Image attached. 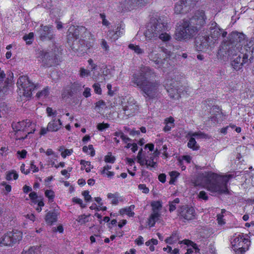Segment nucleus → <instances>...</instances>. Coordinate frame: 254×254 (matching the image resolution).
Returning <instances> with one entry per match:
<instances>
[{"instance_id": "47", "label": "nucleus", "mask_w": 254, "mask_h": 254, "mask_svg": "<svg viewBox=\"0 0 254 254\" xmlns=\"http://www.w3.org/2000/svg\"><path fill=\"white\" fill-rule=\"evenodd\" d=\"M93 88L94 92L98 94H101L102 90L100 87V85L99 83H96L93 84Z\"/></svg>"}, {"instance_id": "58", "label": "nucleus", "mask_w": 254, "mask_h": 254, "mask_svg": "<svg viewBox=\"0 0 254 254\" xmlns=\"http://www.w3.org/2000/svg\"><path fill=\"white\" fill-rule=\"evenodd\" d=\"M88 63L91 66V69L92 71L95 70L97 69V65L93 63V61L91 59L88 60Z\"/></svg>"}, {"instance_id": "42", "label": "nucleus", "mask_w": 254, "mask_h": 254, "mask_svg": "<svg viewBox=\"0 0 254 254\" xmlns=\"http://www.w3.org/2000/svg\"><path fill=\"white\" fill-rule=\"evenodd\" d=\"M115 160V157L112 155L111 152H108V154L105 157V161L106 163H113Z\"/></svg>"}, {"instance_id": "5", "label": "nucleus", "mask_w": 254, "mask_h": 254, "mask_svg": "<svg viewBox=\"0 0 254 254\" xmlns=\"http://www.w3.org/2000/svg\"><path fill=\"white\" fill-rule=\"evenodd\" d=\"M17 84L18 88L22 89L23 94L27 98H30L32 92L39 87V84H34L27 76H20L17 80Z\"/></svg>"}, {"instance_id": "50", "label": "nucleus", "mask_w": 254, "mask_h": 254, "mask_svg": "<svg viewBox=\"0 0 254 254\" xmlns=\"http://www.w3.org/2000/svg\"><path fill=\"white\" fill-rule=\"evenodd\" d=\"M138 189L141 190L142 192L144 193H148L149 192V190L148 188H147L144 184H140L138 186Z\"/></svg>"}, {"instance_id": "23", "label": "nucleus", "mask_w": 254, "mask_h": 254, "mask_svg": "<svg viewBox=\"0 0 254 254\" xmlns=\"http://www.w3.org/2000/svg\"><path fill=\"white\" fill-rule=\"evenodd\" d=\"M59 118L58 120H56L55 118L53 119L48 123V127L49 131H57L62 127V123L60 120L61 116H59Z\"/></svg>"}, {"instance_id": "8", "label": "nucleus", "mask_w": 254, "mask_h": 254, "mask_svg": "<svg viewBox=\"0 0 254 254\" xmlns=\"http://www.w3.org/2000/svg\"><path fill=\"white\" fill-rule=\"evenodd\" d=\"M22 238V233L18 230H14L5 234L0 239V245L11 246L19 242Z\"/></svg>"}, {"instance_id": "41", "label": "nucleus", "mask_w": 254, "mask_h": 254, "mask_svg": "<svg viewBox=\"0 0 254 254\" xmlns=\"http://www.w3.org/2000/svg\"><path fill=\"white\" fill-rule=\"evenodd\" d=\"M160 49V48H157L156 46L153 44L148 45V47L147 48L148 56H149L151 53H153L156 52L157 51V49Z\"/></svg>"}, {"instance_id": "20", "label": "nucleus", "mask_w": 254, "mask_h": 254, "mask_svg": "<svg viewBox=\"0 0 254 254\" xmlns=\"http://www.w3.org/2000/svg\"><path fill=\"white\" fill-rule=\"evenodd\" d=\"M161 49L164 50V49H162V48H161ZM163 52L167 54L166 57L164 58L163 60L161 59L160 56L158 54V51H156L153 53H151L149 56H148L150 60L152 61L155 64L159 65V67H161L164 64V61H165L166 59L169 58L170 56L169 53H170V52L168 51L165 52L163 51Z\"/></svg>"}, {"instance_id": "37", "label": "nucleus", "mask_w": 254, "mask_h": 254, "mask_svg": "<svg viewBox=\"0 0 254 254\" xmlns=\"http://www.w3.org/2000/svg\"><path fill=\"white\" fill-rule=\"evenodd\" d=\"M180 243L184 244L188 246H191L193 249L195 250L196 252H198L199 251V249L197 248V245L189 240H184L180 242Z\"/></svg>"}, {"instance_id": "18", "label": "nucleus", "mask_w": 254, "mask_h": 254, "mask_svg": "<svg viewBox=\"0 0 254 254\" xmlns=\"http://www.w3.org/2000/svg\"><path fill=\"white\" fill-rule=\"evenodd\" d=\"M86 28L83 26H71L67 31L68 33V39L70 38H73L75 39H77L79 38V35L81 33L85 32Z\"/></svg>"}, {"instance_id": "36", "label": "nucleus", "mask_w": 254, "mask_h": 254, "mask_svg": "<svg viewBox=\"0 0 254 254\" xmlns=\"http://www.w3.org/2000/svg\"><path fill=\"white\" fill-rule=\"evenodd\" d=\"M39 251V247H31L27 250L24 249L22 254H37Z\"/></svg>"}, {"instance_id": "44", "label": "nucleus", "mask_w": 254, "mask_h": 254, "mask_svg": "<svg viewBox=\"0 0 254 254\" xmlns=\"http://www.w3.org/2000/svg\"><path fill=\"white\" fill-rule=\"evenodd\" d=\"M77 221L81 224H85L88 221V216L84 214L79 215Z\"/></svg>"}, {"instance_id": "63", "label": "nucleus", "mask_w": 254, "mask_h": 254, "mask_svg": "<svg viewBox=\"0 0 254 254\" xmlns=\"http://www.w3.org/2000/svg\"><path fill=\"white\" fill-rule=\"evenodd\" d=\"M29 196V197L30 198V199L31 200H33V201H34V200L36 201V199L38 198V196H37L36 192H35L34 191H32V192H30Z\"/></svg>"}, {"instance_id": "49", "label": "nucleus", "mask_w": 254, "mask_h": 254, "mask_svg": "<svg viewBox=\"0 0 254 254\" xmlns=\"http://www.w3.org/2000/svg\"><path fill=\"white\" fill-rule=\"evenodd\" d=\"M80 71V75L81 77L88 76V75H90V73L89 70H88L87 69H85L83 68H81Z\"/></svg>"}, {"instance_id": "35", "label": "nucleus", "mask_w": 254, "mask_h": 254, "mask_svg": "<svg viewBox=\"0 0 254 254\" xmlns=\"http://www.w3.org/2000/svg\"><path fill=\"white\" fill-rule=\"evenodd\" d=\"M24 123L26 124V125L25 126V132H27V134H30V133H33L34 131H35V129H32V130H29V128L30 127H31V128H32V126H34V124L32 123V122L29 120H28V119H26V120H23Z\"/></svg>"}, {"instance_id": "14", "label": "nucleus", "mask_w": 254, "mask_h": 254, "mask_svg": "<svg viewBox=\"0 0 254 254\" xmlns=\"http://www.w3.org/2000/svg\"><path fill=\"white\" fill-rule=\"evenodd\" d=\"M181 217L187 220H192L194 218V209L192 207L182 206L179 210Z\"/></svg>"}, {"instance_id": "62", "label": "nucleus", "mask_w": 254, "mask_h": 254, "mask_svg": "<svg viewBox=\"0 0 254 254\" xmlns=\"http://www.w3.org/2000/svg\"><path fill=\"white\" fill-rule=\"evenodd\" d=\"M166 176L165 174H160L158 176V180L162 183L166 182Z\"/></svg>"}, {"instance_id": "31", "label": "nucleus", "mask_w": 254, "mask_h": 254, "mask_svg": "<svg viewBox=\"0 0 254 254\" xmlns=\"http://www.w3.org/2000/svg\"><path fill=\"white\" fill-rule=\"evenodd\" d=\"M154 156L152 155L148 159L145 158V165L147 167H150L151 168H155L157 167V163L156 162L154 161Z\"/></svg>"}, {"instance_id": "61", "label": "nucleus", "mask_w": 254, "mask_h": 254, "mask_svg": "<svg viewBox=\"0 0 254 254\" xmlns=\"http://www.w3.org/2000/svg\"><path fill=\"white\" fill-rule=\"evenodd\" d=\"M101 46L103 49H104L106 51H108L109 50V47L107 45L106 41L105 40H102Z\"/></svg>"}, {"instance_id": "2", "label": "nucleus", "mask_w": 254, "mask_h": 254, "mask_svg": "<svg viewBox=\"0 0 254 254\" xmlns=\"http://www.w3.org/2000/svg\"><path fill=\"white\" fill-rule=\"evenodd\" d=\"M206 16L203 10L196 11L189 19H184L178 27L176 39L187 41L194 37L201 27L206 24Z\"/></svg>"}, {"instance_id": "21", "label": "nucleus", "mask_w": 254, "mask_h": 254, "mask_svg": "<svg viewBox=\"0 0 254 254\" xmlns=\"http://www.w3.org/2000/svg\"><path fill=\"white\" fill-rule=\"evenodd\" d=\"M147 1L148 0H126L124 2V5L125 8L130 10L133 9L137 6H143Z\"/></svg>"}, {"instance_id": "15", "label": "nucleus", "mask_w": 254, "mask_h": 254, "mask_svg": "<svg viewBox=\"0 0 254 254\" xmlns=\"http://www.w3.org/2000/svg\"><path fill=\"white\" fill-rule=\"evenodd\" d=\"M210 44V42L209 36H200L195 39V46L196 50L198 51H201L207 49Z\"/></svg>"}, {"instance_id": "1", "label": "nucleus", "mask_w": 254, "mask_h": 254, "mask_svg": "<svg viewBox=\"0 0 254 254\" xmlns=\"http://www.w3.org/2000/svg\"><path fill=\"white\" fill-rule=\"evenodd\" d=\"M156 76L153 70L148 66H142L139 73L133 74L130 83L134 87H138L147 99H153L159 95L160 83L153 80Z\"/></svg>"}, {"instance_id": "32", "label": "nucleus", "mask_w": 254, "mask_h": 254, "mask_svg": "<svg viewBox=\"0 0 254 254\" xmlns=\"http://www.w3.org/2000/svg\"><path fill=\"white\" fill-rule=\"evenodd\" d=\"M131 207H133V208H134V205H131V206H130L128 207H126V208H122V209H120V213L121 215H123L124 214H127L128 216H129L130 217H132L134 215V213L133 212L131 211Z\"/></svg>"}, {"instance_id": "6", "label": "nucleus", "mask_w": 254, "mask_h": 254, "mask_svg": "<svg viewBox=\"0 0 254 254\" xmlns=\"http://www.w3.org/2000/svg\"><path fill=\"white\" fill-rule=\"evenodd\" d=\"M239 48V46H236L230 42L224 41L220 47L218 53L223 57L224 60H226L231 57L237 56L240 52Z\"/></svg>"}, {"instance_id": "39", "label": "nucleus", "mask_w": 254, "mask_h": 254, "mask_svg": "<svg viewBox=\"0 0 254 254\" xmlns=\"http://www.w3.org/2000/svg\"><path fill=\"white\" fill-rule=\"evenodd\" d=\"M34 37V34L32 32L29 33L27 35H25L23 37V39L26 41V44L30 45L32 44Z\"/></svg>"}, {"instance_id": "48", "label": "nucleus", "mask_w": 254, "mask_h": 254, "mask_svg": "<svg viewBox=\"0 0 254 254\" xmlns=\"http://www.w3.org/2000/svg\"><path fill=\"white\" fill-rule=\"evenodd\" d=\"M72 201L79 204L81 208H85L86 207V204L83 203L82 200L80 198L73 197L72 198Z\"/></svg>"}, {"instance_id": "10", "label": "nucleus", "mask_w": 254, "mask_h": 254, "mask_svg": "<svg viewBox=\"0 0 254 254\" xmlns=\"http://www.w3.org/2000/svg\"><path fill=\"white\" fill-rule=\"evenodd\" d=\"M37 34L42 41H53L55 37V34L52 26L41 25L37 31Z\"/></svg>"}, {"instance_id": "59", "label": "nucleus", "mask_w": 254, "mask_h": 254, "mask_svg": "<svg viewBox=\"0 0 254 254\" xmlns=\"http://www.w3.org/2000/svg\"><path fill=\"white\" fill-rule=\"evenodd\" d=\"M83 95L86 98L90 97L91 96L90 89L88 87L85 88L84 91L83 93Z\"/></svg>"}, {"instance_id": "3", "label": "nucleus", "mask_w": 254, "mask_h": 254, "mask_svg": "<svg viewBox=\"0 0 254 254\" xmlns=\"http://www.w3.org/2000/svg\"><path fill=\"white\" fill-rule=\"evenodd\" d=\"M200 176L204 179L208 190L219 193H225L228 191L227 184L230 179L234 177L233 174L221 177L211 172H205Z\"/></svg>"}, {"instance_id": "57", "label": "nucleus", "mask_w": 254, "mask_h": 254, "mask_svg": "<svg viewBox=\"0 0 254 254\" xmlns=\"http://www.w3.org/2000/svg\"><path fill=\"white\" fill-rule=\"evenodd\" d=\"M106 106L105 103L103 100H100L96 103V108H103Z\"/></svg>"}, {"instance_id": "12", "label": "nucleus", "mask_w": 254, "mask_h": 254, "mask_svg": "<svg viewBox=\"0 0 254 254\" xmlns=\"http://www.w3.org/2000/svg\"><path fill=\"white\" fill-rule=\"evenodd\" d=\"M138 106L136 102L132 98L129 97L127 100V104L123 106L124 114L127 117L132 116L133 114L138 110Z\"/></svg>"}, {"instance_id": "33", "label": "nucleus", "mask_w": 254, "mask_h": 254, "mask_svg": "<svg viewBox=\"0 0 254 254\" xmlns=\"http://www.w3.org/2000/svg\"><path fill=\"white\" fill-rule=\"evenodd\" d=\"M153 212H159L161 209L162 205L161 201H153L151 203Z\"/></svg>"}, {"instance_id": "26", "label": "nucleus", "mask_w": 254, "mask_h": 254, "mask_svg": "<svg viewBox=\"0 0 254 254\" xmlns=\"http://www.w3.org/2000/svg\"><path fill=\"white\" fill-rule=\"evenodd\" d=\"M249 49H246V48H244L245 50H246V52L245 53H240L241 55H242L243 61H245L246 62H247L248 58L250 62L251 63L254 59V52H253V49L251 47H247Z\"/></svg>"}, {"instance_id": "13", "label": "nucleus", "mask_w": 254, "mask_h": 254, "mask_svg": "<svg viewBox=\"0 0 254 254\" xmlns=\"http://www.w3.org/2000/svg\"><path fill=\"white\" fill-rule=\"evenodd\" d=\"M81 90V86L79 83L74 82L63 91L62 95V97L64 99L73 97Z\"/></svg>"}, {"instance_id": "56", "label": "nucleus", "mask_w": 254, "mask_h": 254, "mask_svg": "<svg viewBox=\"0 0 254 254\" xmlns=\"http://www.w3.org/2000/svg\"><path fill=\"white\" fill-rule=\"evenodd\" d=\"M198 197L200 198H201L204 200H207L208 198V197L206 194V193L203 191H200L198 194Z\"/></svg>"}, {"instance_id": "16", "label": "nucleus", "mask_w": 254, "mask_h": 254, "mask_svg": "<svg viewBox=\"0 0 254 254\" xmlns=\"http://www.w3.org/2000/svg\"><path fill=\"white\" fill-rule=\"evenodd\" d=\"M245 40V35L242 33L238 32L237 31H233L231 32L228 36L227 42H230L232 44H234L236 46H239L240 47L242 43Z\"/></svg>"}, {"instance_id": "51", "label": "nucleus", "mask_w": 254, "mask_h": 254, "mask_svg": "<svg viewBox=\"0 0 254 254\" xmlns=\"http://www.w3.org/2000/svg\"><path fill=\"white\" fill-rule=\"evenodd\" d=\"M160 214L158 212H153L152 213L150 216V217L152 219H154L155 221H157L160 217Z\"/></svg>"}, {"instance_id": "53", "label": "nucleus", "mask_w": 254, "mask_h": 254, "mask_svg": "<svg viewBox=\"0 0 254 254\" xmlns=\"http://www.w3.org/2000/svg\"><path fill=\"white\" fill-rule=\"evenodd\" d=\"M223 217V215L222 214H218L217 215V220L218 221V223L220 225H223L225 223Z\"/></svg>"}, {"instance_id": "43", "label": "nucleus", "mask_w": 254, "mask_h": 254, "mask_svg": "<svg viewBox=\"0 0 254 254\" xmlns=\"http://www.w3.org/2000/svg\"><path fill=\"white\" fill-rule=\"evenodd\" d=\"M49 93V88L47 87L45 88L43 90L37 93L36 96L38 97H46L48 95Z\"/></svg>"}, {"instance_id": "9", "label": "nucleus", "mask_w": 254, "mask_h": 254, "mask_svg": "<svg viewBox=\"0 0 254 254\" xmlns=\"http://www.w3.org/2000/svg\"><path fill=\"white\" fill-rule=\"evenodd\" d=\"M53 47L51 51L45 52L43 55V63L47 67H51L59 63V50L56 46L53 45Z\"/></svg>"}, {"instance_id": "54", "label": "nucleus", "mask_w": 254, "mask_h": 254, "mask_svg": "<svg viewBox=\"0 0 254 254\" xmlns=\"http://www.w3.org/2000/svg\"><path fill=\"white\" fill-rule=\"evenodd\" d=\"M170 237L174 243H176L180 239L179 235L177 232L173 233Z\"/></svg>"}, {"instance_id": "25", "label": "nucleus", "mask_w": 254, "mask_h": 254, "mask_svg": "<svg viewBox=\"0 0 254 254\" xmlns=\"http://www.w3.org/2000/svg\"><path fill=\"white\" fill-rule=\"evenodd\" d=\"M246 63L245 61H243V57L240 54L236 59L231 61V65L235 70H239Z\"/></svg>"}, {"instance_id": "27", "label": "nucleus", "mask_w": 254, "mask_h": 254, "mask_svg": "<svg viewBox=\"0 0 254 254\" xmlns=\"http://www.w3.org/2000/svg\"><path fill=\"white\" fill-rule=\"evenodd\" d=\"M8 77L6 78V74L4 71L0 67V82L5 81V82L7 86L11 81L13 79V73L9 72Z\"/></svg>"}, {"instance_id": "29", "label": "nucleus", "mask_w": 254, "mask_h": 254, "mask_svg": "<svg viewBox=\"0 0 254 254\" xmlns=\"http://www.w3.org/2000/svg\"><path fill=\"white\" fill-rule=\"evenodd\" d=\"M166 125L164 127L163 130L165 131H169L171 128L174 127V119L172 117L166 118L165 120Z\"/></svg>"}, {"instance_id": "38", "label": "nucleus", "mask_w": 254, "mask_h": 254, "mask_svg": "<svg viewBox=\"0 0 254 254\" xmlns=\"http://www.w3.org/2000/svg\"><path fill=\"white\" fill-rule=\"evenodd\" d=\"M188 135L190 136L195 137L196 138H206L207 137V135L201 131L195 132L193 133H189Z\"/></svg>"}, {"instance_id": "22", "label": "nucleus", "mask_w": 254, "mask_h": 254, "mask_svg": "<svg viewBox=\"0 0 254 254\" xmlns=\"http://www.w3.org/2000/svg\"><path fill=\"white\" fill-rule=\"evenodd\" d=\"M124 26L122 24L118 26L116 31L110 30L107 33V36L112 40H117L124 33Z\"/></svg>"}, {"instance_id": "46", "label": "nucleus", "mask_w": 254, "mask_h": 254, "mask_svg": "<svg viewBox=\"0 0 254 254\" xmlns=\"http://www.w3.org/2000/svg\"><path fill=\"white\" fill-rule=\"evenodd\" d=\"M89 192L88 190H84L82 192V195L84 197V199L86 202L91 201L92 197L89 194Z\"/></svg>"}, {"instance_id": "28", "label": "nucleus", "mask_w": 254, "mask_h": 254, "mask_svg": "<svg viewBox=\"0 0 254 254\" xmlns=\"http://www.w3.org/2000/svg\"><path fill=\"white\" fill-rule=\"evenodd\" d=\"M222 31V29L220 28V27H216L214 29H211L209 34L212 39L216 40L220 37Z\"/></svg>"}, {"instance_id": "52", "label": "nucleus", "mask_w": 254, "mask_h": 254, "mask_svg": "<svg viewBox=\"0 0 254 254\" xmlns=\"http://www.w3.org/2000/svg\"><path fill=\"white\" fill-rule=\"evenodd\" d=\"M47 113L48 116H56L57 114V112L56 111H53V109L51 107H47L46 109Z\"/></svg>"}, {"instance_id": "24", "label": "nucleus", "mask_w": 254, "mask_h": 254, "mask_svg": "<svg viewBox=\"0 0 254 254\" xmlns=\"http://www.w3.org/2000/svg\"><path fill=\"white\" fill-rule=\"evenodd\" d=\"M58 213L54 211H49L45 215V220L46 223L52 225L58 220Z\"/></svg>"}, {"instance_id": "55", "label": "nucleus", "mask_w": 254, "mask_h": 254, "mask_svg": "<svg viewBox=\"0 0 254 254\" xmlns=\"http://www.w3.org/2000/svg\"><path fill=\"white\" fill-rule=\"evenodd\" d=\"M73 150L72 149H65L64 152H62L61 153V155L63 158H65L66 156H69L71 154Z\"/></svg>"}, {"instance_id": "34", "label": "nucleus", "mask_w": 254, "mask_h": 254, "mask_svg": "<svg viewBox=\"0 0 254 254\" xmlns=\"http://www.w3.org/2000/svg\"><path fill=\"white\" fill-rule=\"evenodd\" d=\"M128 48L134 52L137 55L142 54L144 53V50L140 48L138 45H134L133 44H129Z\"/></svg>"}, {"instance_id": "30", "label": "nucleus", "mask_w": 254, "mask_h": 254, "mask_svg": "<svg viewBox=\"0 0 254 254\" xmlns=\"http://www.w3.org/2000/svg\"><path fill=\"white\" fill-rule=\"evenodd\" d=\"M188 146L189 148L193 150H197L199 148V146L197 144L195 138L193 136H190L189 142H188Z\"/></svg>"}, {"instance_id": "64", "label": "nucleus", "mask_w": 254, "mask_h": 254, "mask_svg": "<svg viewBox=\"0 0 254 254\" xmlns=\"http://www.w3.org/2000/svg\"><path fill=\"white\" fill-rule=\"evenodd\" d=\"M53 230L54 232H56L57 231H59L60 233H63L64 231V228L62 225H59L57 228L54 227L53 228Z\"/></svg>"}, {"instance_id": "19", "label": "nucleus", "mask_w": 254, "mask_h": 254, "mask_svg": "<svg viewBox=\"0 0 254 254\" xmlns=\"http://www.w3.org/2000/svg\"><path fill=\"white\" fill-rule=\"evenodd\" d=\"M26 125V123L25 124L24 121L12 124V127L15 132V134L18 139L24 140L27 138V134H26L24 136H21L19 134L21 131L25 132Z\"/></svg>"}, {"instance_id": "60", "label": "nucleus", "mask_w": 254, "mask_h": 254, "mask_svg": "<svg viewBox=\"0 0 254 254\" xmlns=\"http://www.w3.org/2000/svg\"><path fill=\"white\" fill-rule=\"evenodd\" d=\"M17 154L20 155L21 158H25L26 156L27 151L25 150H22V151H18Z\"/></svg>"}, {"instance_id": "45", "label": "nucleus", "mask_w": 254, "mask_h": 254, "mask_svg": "<svg viewBox=\"0 0 254 254\" xmlns=\"http://www.w3.org/2000/svg\"><path fill=\"white\" fill-rule=\"evenodd\" d=\"M109 124H107V123H99L97 125V129L101 131H104V130H105L106 128H108V127H109Z\"/></svg>"}, {"instance_id": "17", "label": "nucleus", "mask_w": 254, "mask_h": 254, "mask_svg": "<svg viewBox=\"0 0 254 254\" xmlns=\"http://www.w3.org/2000/svg\"><path fill=\"white\" fill-rule=\"evenodd\" d=\"M192 7L187 0H181L175 6V12L177 14L187 13Z\"/></svg>"}, {"instance_id": "7", "label": "nucleus", "mask_w": 254, "mask_h": 254, "mask_svg": "<svg viewBox=\"0 0 254 254\" xmlns=\"http://www.w3.org/2000/svg\"><path fill=\"white\" fill-rule=\"evenodd\" d=\"M250 241L243 235H239L231 242L232 248L237 254H242L248 250Z\"/></svg>"}, {"instance_id": "11", "label": "nucleus", "mask_w": 254, "mask_h": 254, "mask_svg": "<svg viewBox=\"0 0 254 254\" xmlns=\"http://www.w3.org/2000/svg\"><path fill=\"white\" fill-rule=\"evenodd\" d=\"M180 83L175 82L172 80H167L165 88L171 98L178 99L180 97V93L182 89L179 87Z\"/></svg>"}, {"instance_id": "40", "label": "nucleus", "mask_w": 254, "mask_h": 254, "mask_svg": "<svg viewBox=\"0 0 254 254\" xmlns=\"http://www.w3.org/2000/svg\"><path fill=\"white\" fill-rule=\"evenodd\" d=\"M45 196L49 198V200L50 202L54 201L55 197V193L54 191L52 190H46L45 192Z\"/></svg>"}, {"instance_id": "4", "label": "nucleus", "mask_w": 254, "mask_h": 254, "mask_svg": "<svg viewBox=\"0 0 254 254\" xmlns=\"http://www.w3.org/2000/svg\"><path fill=\"white\" fill-rule=\"evenodd\" d=\"M167 29V22L164 17H152L147 24L144 35L150 39L158 37L162 41L167 42L171 39V36L165 32Z\"/></svg>"}]
</instances>
